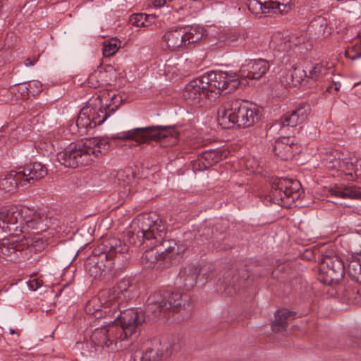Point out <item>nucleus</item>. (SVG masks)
Masks as SVG:
<instances>
[{
    "label": "nucleus",
    "mask_w": 361,
    "mask_h": 361,
    "mask_svg": "<svg viewBox=\"0 0 361 361\" xmlns=\"http://www.w3.org/2000/svg\"><path fill=\"white\" fill-rule=\"evenodd\" d=\"M179 132L175 126H149L137 128L112 135L111 137H94L70 145L58 153L57 159L66 167L77 168L90 165L95 158L104 155L110 148V140H133L141 144L148 140H160L164 147L178 142Z\"/></svg>",
    "instance_id": "f257e3e1"
},
{
    "label": "nucleus",
    "mask_w": 361,
    "mask_h": 361,
    "mask_svg": "<svg viewBox=\"0 0 361 361\" xmlns=\"http://www.w3.org/2000/svg\"><path fill=\"white\" fill-rule=\"evenodd\" d=\"M139 230L129 236L130 243L146 244L152 247L146 250L142 257V264L147 268L154 267L159 262L160 267L169 265L177 259L184 251L173 240H164L166 228L162 220L154 214L139 216L136 219Z\"/></svg>",
    "instance_id": "f03ea898"
},
{
    "label": "nucleus",
    "mask_w": 361,
    "mask_h": 361,
    "mask_svg": "<svg viewBox=\"0 0 361 361\" xmlns=\"http://www.w3.org/2000/svg\"><path fill=\"white\" fill-rule=\"evenodd\" d=\"M114 319L92 332L90 339L94 345L102 348L114 345L116 350L126 349L131 345L133 336L145 320L142 311L135 308L120 311Z\"/></svg>",
    "instance_id": "7ed1b4c3"
},
{
    "label": "nucleus",
    "mask_w": 361,
    "mask_h": 361,
    "mask_svg": "<svg viewBox=\"0 0 361 361\" xmlns=\"http://www.w3.org/2000/svg\"><path fill=\"white\" fill-rule=\"evenodd\" d=\"M131 286L127 279L121 280L112 288L101 290L97 298L89 300L85 306L88 314L95 318L102 317L113 319L123 311L127 302L133 298Z\"/></svg>",
    "instance_id": "20e7f679"
},
{
    "label": "nucleus",
    "mask_w": 361,
    "mask_h": 361,
    "mask_svg": "<svg viewBox=\"0 0 361 361\" xmlns=\"http://www.w3.org/2000/svg\"><path fill=\"white\" fill-rule=\"evenodd\" d=\"M259 110L247 101L233 99L225 102L218 110V121L224 128L236 126L248 128L258 120Z\"/></svg>",
    "instance_id": "39448f33"
},
{
    "label": "nucleus",
    "mask_w": 361,
    "mask_h": 361,
    "mask_svg": "<svg viewBox=\"0 0 361 361\" xmlns=\"http://www.w3.org/2000/svg\"><path fill=\"white\" fill-rule=\"evenodd\" d=\"M344 154L338 150H331L323 158V164L329 170L335 171L334 176L347 180L361 179V159L353 162L343 158Z\"/></svg>",
    "instance_id": "423d86ee"
},
{
    "label": "nucleus",
    "mask_w": 361,
    "mask_h": 361,
    "mask_svg": "<svg viewBox=\"0 0 361 361\" xmlns=\"http://www.w3.org/2000/svg\"><path fill=\"white\" fill-rule=\"evenodd\" d=\"M300 186L295 179L276 178L272 182L270 198L275 204L290 207L299 198Z\"/></svg>",
    "instance_id": "0eeeda50"
},
{
    "label": "nucleus",
    "mask_w": 361,
    "mask_h": 361,
    "mask_svg": "<svg viewBox=\"0 0 361 361\" xmlns=\"http://www.w3.org/2000/svg\"><path fill=\"white\" fill-rule=\"evenodd\" d=\"M201 76L211 97L213 93H219L226 90L230 92L240 85L238 76L236 74H228L223 71H210Z\"/></svg>",
    "instance_id": "6e6552de"
},
{
    "label": "nucleus",
    "mask_w": 361,
    "mask_h": 361,
    "mask_svg": "<svg viewBox=\"0 0 361 361\" xmlns=\"http://www.w3.org/2000/svg\"><path fill=\"white\" fill-rule=\"evenodd\" d=\"M30 212L27 207L11 205L0 207V228L4 231L20 230L23 224V216Z\"/></svg>",
    "instance_id": "1a4fd4ad"
},
{
    "label": "nucleus",
    "mask_w": 361,
    "mask_h": 361,
    "mask_svg": "<svg viewBox=\"0 0 361 361\" xmlns=\"http://www.w3.org/2000/svg\"><path fill=\"white\" fill-rule=\"evenodd\" d=\"M344 273V264L339 258L328 257L320 266L318 279L324 284L334 286L343 279Z\"/></svg>",
    "instance_id": "9d476101"
},
{
    "label": "nucleus",
    "mask_w": 361,
    "mask_h": 361,
    "mask_svg": "<svg viewBox=\"0 0 361 361\" xmlns=\"http://www.w3.org/2000/svg\"><path fill=\"white\" fill-rule=\"evenodd\" d=\"M108 117V113L103 111L102 107L97 109L87 106L80 110L76 120V126L79 131L84 133L88 129H92L103 123Z\"/></svg>",
    "instance_id": "9b49d317"
},
{
    "label": "nucleus",
    "mask_w": 361,
    "mask_h": 361,
    "mask_svg": "<svg viewBox=\"0 0 361 361\" xmlns=\"http://www.w3.org/2000/svg\"><path fill=\"white\" fill-rule=\"evenodd\" d=\"M47 221V217L39 212H34L31 214L30 212L26 215L23 216V224L21 225L20 231L22 233H28L30 229L37 231L33 238L25 237V241L27 245L35 246L34 243L41 240L39 234L46 231Z\"/></svg>",
    "instance_id": "f8f14e48"
},
{
    "label": "nucleus",
    "mask_w": 361,
    "mask_h": 361,
    "mask_svg": "<svg viewBox=\"0 0 361 361\" xmlns=\"http://www.w3.org/2000/svg\"><path fill=\"white\" fill-rule=\"evenodd\" d=\"M17 171L20 185L25 188L34 185L47 174V169L39 162L27 164Z\"/></svg>",
    "instance_id": "ddd939ff"
},
{
    "label": "nucleus",
    "mask_w": 361,
    "mask_h": 361,
    "mask_svg": "<svg viewBox=\"0 0 361 361\" xmlns=\"http://www.w3.org/2000/svg\"><path fill=\"white\" fill-rule=\"evenodd\" d=\"M249 10L259 15L260 13H286L290 9L289 1L280 2L278 0H269L262 2L258 0H250L248 3Z\"/></svg>",
    "instance_id": "4468645a"
},
{
    "label": "nucleus",
    "mask_w": 361,
    "mask_h": 361,
    "mask_svg": "<svg viewBox=\"0 0 361 361\" xmlns=\"http://www.w3.org/2000/svg\"><path fill=\"white\" fill-rule=\"evenodd\" d=\"M269 69V63L265 59L245 61L239 70V77L247 79H259Z\"/></svg>",
    "instance_id": "2eb2a0df"
},
{
    "label": "nucleus",
    "mask_w": 361,
    "mask_h": 361,
    "mask_svg": "<svg viewBox=\"0 0 361 361\" xmlns=\"http://www.w3.org/2000/svg\"><path fill=\"white\" fill-rule=\"evenodd\" d=\"M156 298H161L160 293H154L148 298V311H154L155 309L159 308V312H161V309L167 310L171 307H178L181 305V294L178 292H169L165 291L166 301L156 300Z\"/></svg>",
    "instance_id": "dca6fc26"
},
{
    "label": "nucleus",
    "mask_w": 361,
    "mask_h": 361,
    "mask_svg": "<svg viewBox=\"0 0 361 361\" xmlns=\"http://www.w3.org/2000/svg\"><path fill=\"white\" fill-rule=\"evenodd\" d=\"M183 97L185 99L194 103H199L205 98L210 99L211 96L207 87L203 83L202 76L190 81L185 86Z\"/></svg>",
    "instance_id": "f3484780"
},
{
    "label": "nucleus",
    "mask_w": 361,
    "mask_h": 361,
    "mask_svg": "<svg viewBox=\"0 0 361 361\" xmlns=\"http://www.w3.org/2000/svg\"><path fill=\"white\" fill-rule=\"evenodd\" d=\"M161 45L167 51H182L185 47L183 32L178 29L166 31L161 38Z\"/></svg>",
    "instance_id": "a211bd4d"
},
{
    "label": "nucleus",
    "mask_w": 361,
    "mask_h": 361,
    "mask_svg": "<svg viewBox=\"0 0 361 361\" xmlns=\"http://www.w3.org/2000/svg\"><path fill=\"white\" fill-rule=\"evenodd\" d=\"M102 243L104 252L101 253L102 259H106V261L112 262L117 254L124 253L128 250L127 245L114 237L104 239Z\"/></svg>",
    "instance_id": "6ab92c4d"
},
{
    "label": "nucleus",
    "mask_w": 361,
    "mask_h": 361,
    "mask_svg": "<svg viewBox=\"0 0 361 361\" xmlns=\"http://www.w3.org/2000/svg\"><path fill=\"white\" fill-rule=\"evenodd\" d=\"M103 111H106L109 116L118 109L123 102L122 96L116 91H104L98 95Z\"/></svg>",
    "instance_id": "aec40b11"
},
{
    "label": "nucleus",
    "mask_w": 361,
    "mask_h": 361,
    "mask_svg": "<svg viewBox=\"0 0 361 361\" xmlns=\"http://www.w3.org/2000/svg\"><path fill=\"white\" fill-rule=\"evenodd\" d=\"M311 114L310 105L299 106L290 114H286L282 120L283 126L295 127L305 122Z\"/></svg>",
    "instance_id": "412c9836"
},
{
    "label": "nucleus",
    "mask_w": 361,
    "mask_h": 361,
    "mask_svg": "<svg viewBox=\"0 0 361 361\" xmlns=\"http://www.w3.org/2000/svg\"><path fill=\"white\" fill-rule=\"evenodd\" d=\"M294 140L290 137H282L274 142L273 151L274 154L282 160H288L294 152Z\"/></svg>",
    "instance_id": "4be33fe9"
},
{
    "label": "nucleus",
    "mask_w": 361,
    "mask_h": 361,
    "mask_svg": "<svg viewBox=\"0 0 361 361\" xmlns=\"http://www.w3.org/2000/svg\"><path fill=\"white\" fill-rule=\"evenodd\" d=\"M22 249V244L17 243L13 237L4 238L0 241V257L11 260L15 259Z\"/></svg>",
    "instance_id": "5701e85b"
},
{
    "label": "nucleus",
    "mask_w": 361,
    "mask_h": 361,
    "mask_svg": "<svg viewBox=\"0 0 361 361\" xmlns=\"http://www.w3.org/2000/svg\"><path fill=\"white\" fill-rule=\"evenodd\" d=\"M200 272L198 266L188 264L180 271L178 279L183 287L189 290L196 285Z\"/></svg>",
    "instance_id": "b1692460"
},
{
    "label": "nucleus",
    "mask_w": 361,
    "mask_h": 361,
    "mask_svg": "<svg viewBox=\"0 0 361 361\" xmlns=\"http://www.w3.org/2000/svg\"><path fill=\"white\" fill-rule=\"evenodd\" d=\"M114 264L113 262L102 259V255L93 257L87 263L86 267L90 276L97 279L106 272V269H110Z\"/></svg>",
    "instance_id": "393cba45"
},
{
    "label": "nucleus",
    "mask_w": 361,
    "mask_h": 361,
    "mask_svg": "<svg viewBox=\"0 0 361 361\" xmlns=\"http://www.w3.org/2000/svg\"><path fill=\"white\" fill-rule=\"evenodd\" d=\"M346 262L350 277L361 284V251L350 253L347 257Z\"/></svg>",
    "instance_id": "a878e982"
},
{
    "label": "nucleus",
    "mask_w": 361,
    "mask_h": 361,
    "mask_svg": "<svg viewBox=\"0 0 361 361\" xmlns=\"http://www.w3.org/2000/svg\"><path fill=\"white\" fill-rule=\"evenodd\" d=\"M20 185L18 171H11L0 178V193L10 194Z\"/></svg>",
    "instance_id": "bb28decb"
},
{
    "label": "nucleus",
    "mask_w": 361,
    "mask_h": 361,
    "mask_svg": "<svg viewBox=\"0 0 361 361\" xmlns=\"http://www.w3.org/2000/svg\"><path fill=\"white\" fill-rule=\"evenodd\" d=\"M329 192L331 195L341 198H361V190L353 186H335Z\"/></svg>",
    "instance_id": "cd10ccee"
},
{
    "label": "nucleus",
    "mask_w": 361,
    "mask_h": 361,
    "mask_svg": "<svg viewBox=\"0 0 361 361\" xmlns=\"http://www.w3.org/2000/svg\"><path fill=\"white\" fill-rule=\"evenodd\" d=\"M293 317V312L287 310H281L275 313L274 321L272 325V329L274 332H281L286 330V326L288 324L290 317Z\"/></svg>",
    "instance_id": "c85d7f7f"
},
{
    "label": "nucleus",
    "mask_w": 361,
    "mask_h": 361,
    "mask_svg": "<svg viewBox=\"0 0 361 361\" xmlns=\"http://www.w3.org/2000/svg\"><path fill=\"white\" fill-rule=\"evenodd\" d=\"M333 72V64L327 61L316 63L310 71L308 78L318 80Z\"/></svg>",
    "instance_id": "c756f323"
},
{
    "label": "nucleus",
    "mask_w": 361,
    "mask_h": 361,
    "mask_svg": "<svg viewBox=\"0 0 361 361\" xmlns=\"http://www.w3.org/2000/svg\"><path fill=\"white\" fill-rule=\"evenodd\" d=\"M222 159V154L217 150H209L203 152L198 159L199 165L203 169H207L219 162Z\"/></svg>",
    "instance_id": "7c9ffc66"
},
{
    "label": "nucleus",
    "mask_w": 361,
    "mask_h": 361,
    "mask_svg": "<svg viewBox=\"0 0 361 361\" xmlns=\"http://www.w3.org/2000/svg\"><path fill=\"white\" fill-rule=\"evenodd\" d=\"M269 47L273 49L278 51H286L290 48L288 41L286 37H284L281 32L274 33L269 42Z\"/></svg>",
    "instance_id": "2f4dec72"
},
{
    "label": "nucleus",
    "mask_w": 361,
    "mask_h": 361,
    "mask_svg": "<svg viewBox=\"0 0 361 361\" xmlns=\"http://www.w3.org/2000/svg\"><path fill=\"white\" fill-rule=\"evenodd\" d=\"M161 356L159 353L157 345L152 347H148L142 353H138L135 354V360L137 357L140 361H157Z\"/></svg>",
    "instance_id": "473e14b6"
},
{
    "label": "nucleus",
    "mask_w": 361,
    "mask_h": 361,
    "mask_svg": "<svg viewBox=\"0 0 361 361\" xmlns=\"http://www.w3.org/2000/svg\"><path fill=\"white\" fill-rule=\"evenodd\" d=\"M121 42L117 38H111L103 42L102 52L105 57L114 55L121 48Z\"/></svg>",
    "instance_id": "72a5a7b5"
},
{
    "label": "nucleus",
    "mask_w": 361,
    "mask_h": 361,
    "mask_svg": "<svg viewBox=\"0 0 361 361\" xmlns=\"http://www.w3.org/2000/svg\"><path fill=\"white\" fill-rule=\"evenodd\" d=\"M182 32L184 35V42H185V46L200 41L203 35L197 27H190L188 30H183Z\"/></svg>",
    "instance_id": "f704fd0d"
},
{
    "label": "nucleus",
    "mask_w": 361,
    "mask_h": 361,
    "mask_svg": "<svg viewBox=\"0 0 361 361\" xmlns=\"http://www.w3.org/2000/svg\"><path fill=\"white\" fill-rule=\"evenodd\" d=\"M291 81L288 84L293 86L300 85L305 77H308L306 71L300 68H294L290 73Z\"/></svg>",
    "instance_id": "c9c22d12"
},
{
    "label": "nucleus",
    "mask_w": 361,
    "mask_h": 361,
    "mask_svg": "<svg viewBox=\"0 0 361 361\" xmlns=\"http://www.w3.org/2000/svg\"><path fill=\"white\" fill-rule=\"evenodd\" d=\"M20 88L22 90H26L27 94L34 96L42 91V85L39 81L32 80L28 83L23 84Z\"/></svg>",
    "instance_id": "e433bc0d"
},
{
    "label": "nucleus",
    "mask_w": 361,
    "mask_h": 361,
    "mask_svg": "<svg viewBox=\"0 0 361 361\" xmlns=\"http://www.w3.org/2000/svg\"><path fill=\"white\" fill-rule=\"evenodd\" d=\"M312 24L313 27L319 28V32H322L324 36L328 35L329 31L326 30L328 27L327 20L322 16H317L312 21Z\"/></svg>",
    "instance_id": "4c0bfd02"
},
{
    "label": "nucleus",
    "mask_w": 361,
    "mask_h": 361,
    "mask_svg": "<svg viewBox=\"0 0 361 361\" xmlns=\"http://www.w3.org/2000/svg\"><path fill=\"white\" fill-rule=\"evenodd\" d=\"M147 17H145V14L143 13H136L133 14L130 18V23L136 27H148L149 24L145 23V19Z\"/></svg>",
    "instance_id": "58836bf2"
},
{
    "label": "nucleus",
    "mask_w": 361,
    "mask_h": 361,
    "mask_svg": "<svg viewBox=\"0 0 361 361\" xmlns=\"http://www.w3.org/2000/svg\"><path fill=\"white\" fill-rule=\"evenodd\" d=\"M102 73L101 71H94L91 73L87 80V84L89 87L97 88L101 85L99 78H101Z\"/></svg>",
    "instance_id": "ea45409f"
},
{
    "label": "nucleus",
    "mask_w": 361,
    "mask_h": 361,
    "mask_svg": "<svg viewBox=\"0 0 361 361\" xmlns=\"http://www.w3.org/2000/svg\"><path fill=\"white\" fill-rule=\"evenodd\" d=\"M27 286L31 290H36L42 286V280L31 276L27 281Z\"/></svg>",
    "instance_id": "a19ab883"
},
{
    "label": "nucleus",
    "mask_w": 361,
    "mask_h": 361,
    "mask_svg": "<svg viewBox=\"0 0 361 361\" xmlns=\"http://www.w3.org/2000/svg\"><path fill=\"white\" fill-rule=\"evenodd\" d=\"M245 167L250 171V172H255L257 171L259 165L253 159H247L245 162Z\"/></svg>",
    "instance_id": "79ce46f5"
},
{
    "label": "nucleus",
    "mask_w": 361,
    "mask_h": 361,
    "mask_svg": "<svg viewBox=\"0 0 361 361\" xmlns=\"http://www.w3.org/2000/svg\"><path fill=\"white\" fill-rule=\"evenodd\" d=\"M171 1L172 0H152V4L154 8H161L164 6L167 2Z\"/></svg>",
    "instance_id": "37998d69"
},
{
    "label": "nucleus",
    "mask_w": 361,
    "mask_h": 361,
    "mask_svg": "<svg viewBox=\"0 0 361 361\" xmlns=\"http://www.w3.org/2000/svg\"><path fill=\"white\" fill-rule=\"evenodd\" d=\"M345 56L347 58L350 59L351 60H355L357 59L361 58V52L355 53L354 54H351V50L348 49L345 51Z\"/></svg>",
    "instance_id": "c03bdc74"
},
{
    "label": "nucleus",
    "mask_w": 361,
    "mask_h": 361,
    "mask_svg": "<svg viewBox=\"0 0 361 361\" xmlns=\"http://www.w3.org/2000/svg\"><path fill=\"white\" fill-rule=\"evenodd\" d=\"M38 61V56L28 57L24 61L25 66H31L36 63Z\"/></svg>",
    "instance_id": "a18cd8bd"
},
{
    "label": "nucleus",
    "mask_w": 361,
    "mask_h": 361,
    "mask_svg": "<svg viewBox=\"0 0 361 361\" xmlns=\"http://www.w3.org/2000/svg\"><path fill=\"white\" fill-rule=\"evenodd\" d=\"M245 37L244 35L236 34V35L231 36L230 41L232 42H237L238 40L243 41L245 39Z\"/></svg>",
    "instance_id": "49530a36"
},
{
    "label": "nucleus",
    "mask_w": 361,
    "mask_h": 361,
    "mask_svg": "<svg viewBox=\"0 0 361 361\" xmlns=\"http://www.w3.org/2000/svg\"><path fill=\"white\" fill-rule=\"evenodd\" d=\"M145 17H147V18L145 19V23L149 24V26L155 22V19H156L155 16L145 14Z\"/></svg>",
    "instance_id": "de8ad7c7"
},
{
    "label": "nucleus",
    "mask_w": 361,
    "mask_h": 361,
    "mask_svg": "<svg viewBox=\"0 0 361 361\" xmlns=\"http://www.w3.org/2000/svg\"><path fill=\"white\" fill-rule=\"evenodd\" d=\"M157 293H160L161 295V298H156V300L166 301L165 291L163 293H161V292H157Z\"/></svg>",
    "instance_id": "09e8293b"
},
{
    "label": "nucleus",
    "mask_w": 361,
    "mask_h": 361,
    "mask_svg": "<svg viewBox=\"0 0 361 361\" xmlns=\"http://www.w3.org/2000/svg\"><path fill=\"white\" fill-rule=\"evenodd\" d=\"M177 350H178V346L175 343L172 346H171V351H174Z\"/></svg>",
    "instance_id": "8fccbe9b"
},
{
    "label": "nucleus",
    "mask_w": 361,
    "mask_h": 361,
    "mask_svg": "<svg viewBox=\"0 0 361 361\" xmlns=\"http://www.w3.org/2000/svg\"><path fill=\"white\" fill-rule=\"evenodd\" d=\"M339 89H340V85H335V90L338 91Z\"/></svg>",
    "instance_id": "3c124183"
},
{
    "label": "nucleus",
    "mask_w": 361,
    "mask_h": 361,
    "mask_svg": "<svg viewBox=\"0 0 361 361\" xmlns=\"http://www.w3.org/2000/svg\"><path fill=\"white\" fill-rule=\"evenodd\" d=\"M10 331H11V334H14V331L13 330L11 329Z\"/></svg>",
    "instance_id": "603ef678"
},
{
    "label": "nucleus",
    "mask_w": 361,
    "mask_h": 361,
    "mask_svg": "<svg viewBox=\"0 0 361 361\" xmlns=\"http://www.w3.org/2000/svg\"><path fill=\"white\" fill-rule=\"evenodd\" d=\"M173 341H178V338H173Z\"/></svg>",
    "instance_id": "864d4df0"
}]
</instances>
